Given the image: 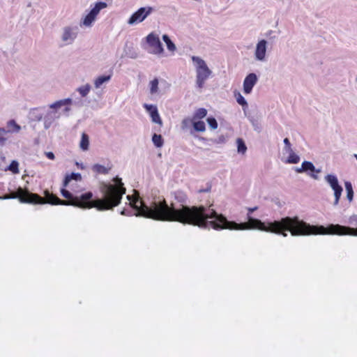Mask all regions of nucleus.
Returning a JSON list of instances; mask_svg holds the SVG:
<instances>
[{"instance_id": "1", "label": "nucleus", "mask_w": 357, "mask_h": 357, "mask_svg": "<svg viewBox=\"0 0 357 357\" xmlns=\"http://www.w3.org/2000/svg\"><path fill=\"white\" fill-rule=\"evenodd\" d=\"M174 196L175 200L180 204L179 206L174 203L169 206L164 198L158 200L154 199L149 206L139 197L131 200L130 196L128 195L127 198L130 201L131 207L136 211L134 215L137 217L142 216L159 221L178 222L203 229L212 227L215 230L236 226L235 223L228 222L224 215L218 213L213 209H208L207 212L204 206H187L188 197L183 191H175Z\"/></svg>"}, {"instance_id": "2", "label": "nucleus", "mask_w": 357, "mask_h": 357, "mask_svg": "<svg viewBox=\"0 0 357 357\" xmlns=\"http://www.w3.org/2000/svg\"><path fill=\"white\" fill-rule=\"evenodd\" d=\"M113 181L114 184L102 183L100 185L102 198L95 199H93L91 192H87L79 196H74L66 189H61V193L67 200H61L57 196L49 192L45 194L44 199L40 195L31 193L22 188L17 189V193L20 200L24 203H48L53 205H70L81 208H96L98 211H107L117 206L121 203L122 197L126 191L121 178L116 176Z\"/></svg>"}, {"instance_id": "3", "label": "nucleus", "mask_w": 357, "mask_h": 357, "mask_svg": "<svg viewBox=\"0 0 357 357\" xmlns=\"http://www.w3.org/2000/svg\"><path fill=\"white\" fill-rule=\"evenodd\" d=\"M257 206L248 208V221L247 222L237 223L227 219L228 222L235 223L236 226H231V227L232 228H223L222 229L248 230L257 229L266 232L282 234L284 237L287 236V234L285 232L286 231H290L292 236H303L310 233L304 230L310 228V227L307 225V222L303 220H300L298 217L282 218L280 220L268 222L266 225L265 222H263L260 220L253 218L250 216V214L257 210Z\"/></svg>"}, {"instance_id": "4", "label": "nucleus", "mask_w": 357, "mask_h": 357, "mask_svg": "<svg viewBox=\"0 0 357 357\" xmlns=\"http://www.w3.org/2000/svg\"><path fill=\"white\" fill-rule=\"evenodd\" d=\"M349 224L356 227V228H351L347 226H342L340 225H330L327 227L319 225H310L307 223V225L310 228L306 229L307 231L310 233L306 234L304 236L307 235H317V234H337V235H352L357 236V215H351L349 219Z\"/></svg>"}, {"instance_id": "5", "label": "nucleus", "mask_w": 357, "mask_h": 357, "mask_svg": "<svg viewBox=\"0 0 357 357\" xmlns=\"http://www.w3.org/2000/svg\"><path fill=\"white\" fill-rule=\"evenodd\" d=\"M73 101L71 98H68L62 100H57L52 104L50 105L49 109L43 116L44 128L45 129H49L53 123L59 119L61 116V114L59 112V109L62 107L63 108V112L68 115L69 112L71 110L70 105Z\"/></svg>"}, {"instance_id": "6", "label": "nucleus", "mask_w": 357, "mask_h": 357, "mask_svg": "<svg viewBox=\"0 0 357 357\" xmlns=\"http://www.w3.org/2000/svg\"><path fill=\"white\" fill-rule=\"evenodd\" d=\"M191 59L195 67L196 85L199 89H202L206 81L211 77L212 71L202 58L192 56Z\"/></svg>"}, {"instance_id": "7", "label": "nucleus", "mask_w": 357, "mask_h": 357, "mask_svg": "<svg viewBox=\"0 0 357 357\" xmlns=\"http://www.w3.org/2000/svg\"><path fill=\"white\" fill-rule=\"evenodd\" d=\"M148 47H144L149 54L160 55L164 52L162 44L157 33L151 32L145 38Z\"/></svg>"}, {"instance_id": "8", "label": "nucleus", "mask_w": 357, "mask_h": 357, "mask_svg": "<svg viewBox=\"0 0 357 357\" xmlns=\"http://www.w3.org/2000/svg\"><path fill=\"white\" fill-rule=\"evenodd\" d=\"M79 28L77 25L65 26L61 29L60 38L65 45H71L77 38Z\"/></svg>"}, {"instance_id": "9", "label": "nucleus", "mask_w": 357, "mask_h": 357, "mask_svg": "<svg viewBox=\"0 0 357 357\" xmlns=\"http://www.w3.org/2000/svg\"><path fill=\"white\" fill-rule=\"evenodd\" d=\"M107 7L105 2L100 1L95 3L93 8L90 12L82 20L80 25L84 26H91L92 23L96 20L97 15L102 9Z\"/></svg>"}, {"instance_id": "10", "label": "nucleus", "mask_w": 357, "mask_h": 357, "mask_svg": "<svg viewBox=\"0 0 357 357\" xmlns=\"http://www.w3.org/2000/svg\"><path fill=\"white\" fill-rule=\"evenodd\" d=\"M324 179L334 191L335 200L333 202V206H336L339 204L340 199L342 196V193L343 191V188L339 184L337 177L335 174H327L325 176Z\"/></svg>"}, {"instance_id": "11", "label": "nucleus", "mask_w": 357, "mask_h": 357, "mask_svg": "<svg viewBox=\"0 0 357 357\" xmlns=\"http://www.w3.org/2000/svg\"><path fill=\"white\" fill-rule=\"evenodd\" d=\"M151 6L142 7L135 12L129 18L128 24L133 25L143 22L153 11Z\"/></svg>"}, {"instance_id": "12", "label": "nucleus", "mask_w": 357, "mask_h": 357, "mask_svg": "<svg viewBox=\"0 0 357 357\" xmlns=\"http://www.w3.org/2000/svg\"><path fill=\"white\" fill-rule=\"evenodd\" d=\"M268 42L261 39L258 41L255 50V59L259 61H266Z\"/></svg>"}, {"instance_id": "13", "label": "nucleus", "mask_w": 357, "mask_h": 357, "mask_svg": "<svg viewBox=\"0 0 357 357\" xmlns=\"http://www.w3.org/2000/svg\"><path fill=\"white\" fill-rule=\"evenodd\" d=\"M257 81L258 77L255 73H251L248 74L243 81V92L245 94H250Z\"/></svg>"}, {"instance_id": "14", "label": "nucleus", "mask_w": 357, "mask_h": 357, "mask_svg": "<svg viewBox=\"0 0 357 357\" xmlns=\"http://www.w3.org/2000/svg\"><path fill=\"white\" fill-rule=\"evenodd\" d=\"M314 170H316V168L312 162L310 161H304L302 162L301 167H296L295 171L297 173H303V172H307L308 171H310L311 173H308V175L313 178L314 179H318L317 175L314 174Z\"/></svg>"}, {"instance_id": "15", "label": "nucleus", "mask_w": 357, "mask_h": 357, "mask_svg": "<svg viewBox=\"0 0 357 357\" xmlns=\"http://www.w3.org/2000/svg\"><path fill=\"white\" fill-rule=\"evenodd\" d=\"M144 107L146 109L151 117V120L153 123H158L160 126L162 124V121L159 115L158 108L155 105L144 104Z\"/></svg>"}, {"instance_id": "16", "label": "nucleus", "mask_w": 357, "mask_h": 357, "mask_svg": "<svg viewBox=\"0 0 357 357\" xmlns=\"http://www.w3.org/2000/svg\"><path fill=\"white\" fill-rule=\"evenodd\" d=\"M112 73L107 75H100L97 77L94 81V86L96 89H100L101 86L111 80Z\"/></svg>"}, {"instance_id": "17", "label": "nucleus", "mask_w": 357, "mask_h": 357, "mask_svg": "<svg viewBox=\"0 0 357 357\" xmlns=\"http://www.w3.org/2000/svg\"><path fill=\"white\" fill-rule=\"evenodd\" d=\"M75 180L76 181H79L82 180V176L79 173H71L70 174H67L65 176L63 180V187H67L68 183L72 181Z\"/></svg>"}, {"instance_id": "18", "label": "nucleus", "mask_w": 357, "mask_h": 357, "mask_svg": "<svg viewBox=\"0 0 357 357\" xmlns=\"http://www.w3.org/2000/svg\"><path fill=\"white\" fill-rule=\"evenodd\" d=\"M79 148L83 151H86L89 149V137L84 132L82 134L81 140L79 142Z\"/></svg>"}, {"instance_id": "19", "label": "nucleus", "mask_w": 357, "mask_h": 357, "mask_svg": "<svg viewBox=\"0 0 357 357\" xmlns=\"http://www.w3.org/2000/svg\"><path fill=\"white\" fill-rule=\"evenodd\" d=\"M234 97L236 102L243 107L244 113L246 114V109L248 108V105L244 97L238 91H234Z\"/></svg>"}, {"instance_id": "20", "label": "nucleus", "mask_w": 357, "mask_h": 357, "mask_svg": "<svg viewBox=\"0 0 357 357\" xmlns=\"http://www.w3.org/2000/svg\"><path fill=\"white\" fill-rule=\"evenodd\" d=\"M7 128H8L6 130L8 132H18L21 130L20 126H19L15 120L8 121Z\"/></svg>"}, {"instance_id": "21", "label": "nucleus", "mask_w": 357, "mask_h": 357, "mask_svg": "<svg viewBox=\"0 0 357 357\" xmlns=\"http://www.w3.org/2000/svg\"><path fill=\"white\" fill-rule=\"evenodd\" d=\"M91 86L89 84L79 86L76 91L79 93L82 98H85L88 96L91 91Z\"/></svg>"}, {"instance_id": "22", "label": "nucleus", "mask_w": 357, "mask_h": 357, "mask_svg": "<svg viewBox=\"0 0 357 357\" xmlns=\"http://www.w3.org/2000/svg\"><path fill=\"white\" fill-rule=\"evenodd\" d=\"M159 81L157 78H154L153 80L150 81L149 82V89H150V93L151 95H155L158 93L159 92V87H158Z\"/></svg>"}, {"instance_id": "23", "label": "nucleus", "mask_w": 357, "mask_h": 357, "mask_svg": "<svg viewBox=\"0 0 357 357\" xmlns=\"http://www.w3.org/2000/svg\"><path fill=\"white\" fill-rule=\"evenodd\" d=\"M111 167H106L100 164H95L92 167V170L96 173L101 174H107L110 170Z\"/></svg>"}, {"instance_id": "24", "label": "nucleus", "mask_w": 357, "mask_h": 357, "mask_svg": "<svg viewBox=\"0 0 357 357\" xmlns=\"http://www.w3.org/2000/svg\"><path fill=\"white\" fill-rule=\"evenodd\" d=\"M152 142L157 148H160L163 146L164 140L161 135L153 134L152 136Z\"/></svg>"}, {"instance_id": "25", "label": "nucleus", "mask_w": 357, "mask_h": 357, "mask_svg": "<svg viewBox=\"0 0 357 357\" xmlns=\"http://www.w3.org/2000/svg\"><path fill=\"white\" fill-rule=\"evenodd\" d=\"M162 40L166 43L167 49L171 52H174L176 49V45L171 40L169 37L165 34L162 36Z\"/></svg>"}, {"instance_id": "26", "label": "nucleus", "mask_w": 357, "mask_h": 357, "mask_svg": "<svg viewBox=\"0 0 357 357\" xmlns=\"http://www.w3.org/2000/svg\"><path fill=\"white\" fill-rule=\"evenodd\" d=\"M345 189L347 191V198L351 202L354 199V190L350 182H345Z\"/></svg>"}, {"instance_id": "27", "label": "nucleus", "mask_w": 357, "mask_h": 357, "mask_svg": "<svg viewBox=\"0 0 357 357\" xmlns=\"http://www.w3.org/2000/svg\"><path fill=\"white\" fill-rule=\"evenodd\" d=\"M288 154L289 157L285 161L287 163L297 164L300 161V157L296 154L294 151L289 153Z\"/></svg>"}, {"instance_id": "28", "label": "nucleus", "mask_w": 357, "mask_h": 357, "mask_svg": "<svg viewBox=\"0 0 357 357\" xmlns=\"http://www.w3.org/2000/svg\"><path fill=\"white\" fill-rule=\"evenodd\" d=\"M237 150L239 153L244 154L247 150V146L244 141L241 138L236 139Z\"/></svg>"}, {"instance_id": "29", "label": "nucleus", "mask_w": 357, "mask_h": 357, "mask_svg": "<svg viewBox=\"0 0 357 357\" xmlns=\"http://www.w3.org/2000/svg\"><path fill=\"white\" fill-rule=\"evenodd\" d=\"M207 114V110L204 108L198 109L193 115V119H202L204 118Z\"/></svg>"}, {"instance_id": "30", "label": "nucleus", "mask_w": 357, "mask_h": 357, "mask_svg": "<svg viewBox=\"0 0 357 357\" xmlns=\"http://www.w3.org/2000/svg\"><path fill=\"white\" fill-rule=\"evenodd\" d=\"M193 128L195 131L197 132H204L206 130V126L204 121H194Z\"/></svg>"}, {"instance_id": "31", "label": "nucleus", "mask_w": 357, "mask_h": 357, "mask_svg": "<svg viewBox=\"0 0 357 357\" xmlns=\"http://www.w3.org/2000/svg\"><path fill=\"white\" fill-rule=\"evenodd\" d=\"M195 121V120H194L193 118L192 119L185 118L184 119H183V121L181 122V128L183 130H186L191 126H193V123Z\"/></svg>"}, {"instance_id": "32", "label": "nucleus", "mask_w": 357, "mask_h": 357, "mask_svg": "<svg viewBox=\"0 0 357 357\" xmlns=\"http://www.w3.org/2000/svg\"><path fill=\"white\" fill-rule=\"evenodd\" d=\"M18 166V162L16 160H13L8 166V169L14 174H17L19 172Z\"/></svg>"}, {"instance_id": "33", "label": "nucleus", "mask_w": 357, "mask_h": 357, "mask_svg": "<svg viewBox=\"0 0 357 357\" xmlns=\"http://www.w3.org/2000/svg\"><path fill=\"white\" fill-rule=\"evenodd\" d=\"M8 133V131L3 128H0V146H3L6 144L7 141V138L6 137V134Z\"/></svg>"}, {"instance_id": "34", "label": "nucleus", "mask_w": 357, "mask_h": 357, "mask_svg": "<svg viewBox=\"0 0 357 357\" xmlns=\"http://www.w3.org/2000/svg\"><path fill=\"white\" fill-rule=\"evenodd\" d=\"M283 142L284 144V153H289L294 151L291 148V144L290 143V141L288 138H284L283 140Z\"/></svg>"}, {"instance_id": "35", "label": "nucleus", "mask_w": 357, "mask_h": 357, "mask_svg": "<svg viewBox=\"0 0 357 357\" xmlns=\"http://www.w3.org/2000/svg\"><path fill=\"white\" fill-rule=\"evenodd\" d=\"M249 120H250L254 130L258 132H260L261 128V126H260L259 122L257 120L254 119V118H252V117L249 118Z\"/></svg>"}, {"instance_id": "36", "label": "nucleus", "mask_w": 357, "mask_h": 357, "mask_svg": "<svg viewBox=\"0 0 357 357\" xmlns=\"http://www.w3.org/2000/svg\"><path fill=\"white\" fill-rule=\"evenodd\" d=\"M207 122L211 129L215 130L218 128V122L215 118H213V117L208 118Z\"/></svg>"}, {"instance_id": "37", "label": "nucleus", "mask_w": 357, "mask_h": 357, "mask_svg": "<svg viewBox=\"0 0 357 357\" xmlns=\"http://www.w3.org/2000/svg\"><path fill=\"white\" fill-rule=\"evenodd\" d=\"M211 190V185L209 184V183H207V187L206 188H204V189H199L198 190V192L199 193H202V192H210Z\"/></svg>"}, {"instance_id": "38", "label": "nucleus", "mask_w": 357, "mask_h": 357, "mask_svg": "<svg viewBox=\"0 0 357 357\" xmlns=\"http://www.w3.org/2000/svg\"><path fill=\"white\" fill-rule=\"evenodd\" d=\"M121 214L123 215L131 216L132 215V212L131 211L123 209L121 211Z\"/></svg>"}, {"instance_id": "39", "label": "nucleus", "mask_w": 357, "mask_h": 357, "mask_svg": "<svg viewBox=\"0 0 357 357\" xmlns=\"http://www.w3.org/2000/svg\"><path fill=\"white\" fill-rule=\"evenodd\" d=\"M45 155L46 156L50 159V160H54L55 156H54V154L52 153V152H45Z\"/></svg>"}, {"instance_id": "40", "label": "nucleus", "mask_w": 357, "mask_h": 357, "mask_svg": "<svg viewBox=\"0 0 357 357\" xmlns=\"http://www.w3.org/2000/svg\"><path fill=\"white\" fill-rule=\"evenodd\" d=\"M44 114H38L35 116V119L37 121H41L43 119Z\"/></svg>"}, {"instance_id": "41", "label": "nucleus", "mask_w": 357, "mask_h": 357, "mask_svg": "<svg viewBox=\"0 0 357 357\" xmlns=\"http://www.w3.org/2000/svg\"><path fill=\"white\" fill-rule=\"evenodd\" d=\"M137 53H136L135 52H131L130 53V54L128 55V56L131 59H136L137 57Z\"/></svg>"}, {"instance_id": "42", "label": "nucleus", "mask_w": 357, "mask_h": 357, "mask_svg": "<svg viewBox=\"0 0 357 357\" xmlns=\"http://www.w3.org/2000/svg\"><path fill=\"white\" fill-rule=\"evenodd\" d=\"M76 165H77L79 168H80V169H84V165H83L82 163H79V162H76Z\"/></svg>"}, {"instance_id": "43", "label": "nucleus", "mask_w": 357, "mask_h": 357, "mask_svg": "<svg viewBox=\"0 0 357 357\" xmlns=\"http://www.w3.org/2000/svg\"><path fill=\"white\" fill-rule=\"evenodd\" d=\"M75 105H77V106H79V107H81V106H82V105H83V104H82V102L80 101V102H75Z\"/></svg>"}, {"instance_id": "44", "label": "nucleus", "mask_w": 357, "mask_h": 357, "mask_svg": "<svg viewBox=\"0 0 357 357\" xmlns=\"http://www.w3.org/2000/svg\"><path fill=\"white\" fill-rule=\"evenodd\" d=\"M273 33V31L272 30H270V31H268L266 35V36H271V33Z\"/></svg>"}, {"instance_id": "45", "label": "nucleus", "mask_w": 357, "mask_h": 357, "mask_svg": "<svg viewBox=\"0 0 357 357\" xmlns=\"http://www.w3.org/2000/svg\"><path fill=\"white\" fill-rule=\"evenodd\" d=\"M314 172H316V173H320L321 172V169H316V170H314Z\"/></svg>"}, {"instance_id": "46", "label": "nucleus", "mask_w": 357, "mask_h": 357, "mask_svg": "<svg viewBox=\"0 0 357 357\" xmlns=\"http://www.w3.org/2000/svg\"><path fill=\"white\" fill-rule=\"evenodd\" d=\"M7 198H8V197H0V199H7Z\"/></svg>"}, {"instance_id": "47", "label": "nucleus", "mask_w": 357, "mask_h": 357, "mask_svg": "<svg viewBox=\"0 0 357 357\" xmlns=\"http://www.w3.org/2000/svg\"><path fill=\"white\" fill-rule=\"evenodd\" d=\"M356 82H357V76H356Z\"/></svg>"}]
</instances>
